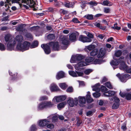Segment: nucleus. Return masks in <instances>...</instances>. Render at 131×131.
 I'll return each mask as SVG.
<instances>
[{
    "mask_svg": "<svg viewBox=\"0 0 131 131\" xmlns=\"http://www.w3.org/2000/svg\"><path fill=\"white\" fill-rule=\"evenodd\" d=\"M114 60H112L110 62V64L113 67L114 69L117 68V66L120 63L119 69L121 70H125L129 73H131V68H128V66L125 64V62L122 60L124 59V57H121L118 60H116L113 57Z\"/></svg>",
    "mask_w": 131,
    "mask_h": 131,
    "instance_id": "f257e3e1",
    "label": "nucleus"
},
{
    "mask_svg": "<svg viewBox=\"0 0 131 131\" xmlns=\"http://www.w3.org/2000/svg\"><path fill=\"white\" fill-rule=\"evenodd\" d=\"M15 40L18 42L16 47L17 49L22 52L29 49L30 43L25 41L23 43H21L23 41V38L22 36L21 35L17 36L16 37Z\"/></svg>",
    "mask_w": 131,
    "mask_h": 131,
    "instance_id": "f03ea898",
    "label": "nucleus"
},
{
    "mask_svg": "<svg viewBox=\"0 0 131 131\" xmlns=\"http://www.w3.org/2000/svg\"><path fill=\"white\" fill-rule=\"evenodd\" d=\"M52 46L53 49L54 50L58 51L59 49V47L58 42H51L48 44H43L41 45L42 48L47 54H49L51 52L50 47Z\"/></svg>",
    "mask_w": 131,
    "mask_h": 131,
    "instance_id": "7ed1b4c3",
    "label": "nucleus"
},
{
    "mask_svg": "<svg viewBox=\"0 0 131 131\" xmlns=\"http://www.w3.org/2000/svg\"><path fill=\"white\" fill-rule=\"evenodd\" d=\"M5 38L6 41L5 44L7 45L8 50H12L13 49L16 43L14 38H12L11 35L9 34L6 35L5 37Z\"/></svg>",
    "mask_w": 131,
    "mask_h": 131,
    "instance_id": "20e7f679",
    "label": "nucleus"
},
{
    "mask_svg": "<svg viewBox=\"0 0 131 131\" xmlns=\"http://www.w3.org/2000/svg\"><path fill=\"white\" fill-rule=\"evenodd\" d=\"M11 1L13 3H24L31 7H34L36 5V3L34 0H8Z\"/></svg>",
    "mask_w": 131,
    "mask_h": 131,
    "instance_id": "39448f33",
    "label": "nucleus"
},
{
    "mask_svg": "<svg viewBox=\"0 0 131 131\" xmlns=\"http://www.w3.org/2000/svg\"><path fill=\"white\" fill-rule=\"evenodd\" d=\"M60 40V42L64 46V47H62V49L64 50L66 49L67 48V45H68L69 43L68 36H61Z\"/></svg>",
    "mask_w": 131,
    "mask_h": 131,
    "instance_id": "423d86ee",
    "label": "nucleus"
},
{
    "mask_svg": "<svg viewBox=\"0 0 131 131\" xmlns=\"http://www.w3.org/2000/svg\"><path fill=\"white\" fill-rule=\"evenodd\" d=\"M67 102L70 106L73 107L74 106L77 105L78 102V99L77 98H75L73 99V98L69 97L67 100Z\"/></svg>",
    "mask_w": 131,
    "mask_h": 131,
    "instance_id": "0eeeda50",
    "label": "nucleus"
},
{
    "mask_svg": "<svg viewBox=\"0 0 131 131\" xmlns=\"http://www.w3.org/2000/svg\"><path fill=\"white\" fill-rule=\"evenodd\" d=\"M121 81L122 82H126L127 80L128 79L129 75L128 74H122L121 75L119 73L116 75Z\"/></svg>",
    "mask_w": 131,
    "mask_h": 131,
    "instance_id": "6e6552de",
    "label": "nucleus"
},
{
    "mask_svg": "<svg viewBox=\"0 0 131 131\" xmlns=\"http://www.w3.org/2000/svg\"><path fill=\"white\" fill-rule=\"evenodd\" d=\"M63 4L65 7L67 8H73L74 7V4L73 3L70 2L68 1H66L63 4L61 2H58L56 5L59 6V4Z\"/></svg>",
    "mask_w": 131,
    "mask_h": 131,
    "instance_id": "1a4fd4ad",
    "label": "nucleus"
},
{
    "mask_svg": "<svg viewBox=\"0 0 131 131\" xmlns=\"http://www.w3.org/2000/svg\"><path fill=\"white\" fill-rule=\"evenodd\" d=\"M50 122L48 118L39 120L38 122V125L40 127H45Z\"/></svg>",
    "mask_w": 131,
    "mask_h": 131,
    "instance_id": "9d476101",
    "label": "nucleus"
},
{
    "mask_svg": "<svg viewBox=\"0 0 131 131\" xmlns=\"http://www.w3.org/2000/svg\"><path fill=\"white\" fill-rule=\"evenodd\" d=\"M69 74L73 77H77L78 76H82L83 75V72L76 71V72L73 71H69Z\"/></svg>",
    "mask_w": 131,
    "mask_h": 131,
    "instance_id": "9b49d317",
    "label": "nucleus"
},
{
    "mask_svg": "<svg viewBox=\"0 0 131 131\" xmlns=\"http://www.w3.org/2000/svg\"><path fill=\"white\" fill-rule=\"evenodd\" d=\"M79 40L83 42H91L92 40L83 35H81L79 37Z\"/></svg>",
    "mask_w": 131,
    "mask_h": 131,
    "instance_id": "f8f14e48",
    "label": "nucleus"
},
{
    "mask_svg": "<svg viewBox=\"0 0 131 131\" xmlns=\"http://www.w3.org/2000/svg\"><path fill=\"white\" fill-rule=\"evenodd\" d=\"M88 65V64L86 62L83 61H81L77 64L74 65L75 69L77 70H81L80 67Z\"/></svg>",
    "mask_w": 131,
    "mask_h": 131,
    "instance_id": "ddd939ff",
    "label": "nucleus"
},
{
    "mask_svg": "<svg viewBox=\"0 0 131 131\" xmlns=\"http://www.w3.org/2000/svg\"><path fill=\"white\" fill-rule=\"evenodd\" d=\"M119 95L123 97H125L128 100L131 99V94L130 93H122L121 92L119 93Z\"/></svg>",
    "mask_w": 131,
    "mask_h": 131,
    "instance_id": "4468645a",
    "label": "nucleus"
},
{
    "mask_svg": "<svg viewBox=\"0 0 131 131\" xmlns=\"http://www.w3.org/2000/svg\"><path fill=\"white\" fill-rule=\"evenodd\" d=\"M77 99L80 103V105L83 106V105L86 103V99L84 96H79Z\"/></svg>",
    "mask_w": 131,
    "mask_h": 131,
    "instance_id": "2eb2a0df",
    "label": "nucleus"
},
{
    "mask_svg": "<svg viewBox=\"0 0 131 131\" xmlns=\"http://www.w3.org/2000/svg\"><path fill=\"white\" fill-rule=\"evenodd\" d=\"M50 89L51 92L57 91L60 90L58 86L54 83H53L51 85Z\"/></svg>",
    "mask_w": 131,
    "mask_h": 131,
    "instance_id": "dca6fc26",
    "label": "nucleus"
},
{
    "mask_svg": "<svg viewBox=\"0 0 131 131\" xmlns=\"http://www.w3.org/2000/svg\"><path fill=\"white\" fill-rule=\"evenodd\" d=\"M64 75L65 74L64 72L62 71H60L57 73L56 76V78L57 79L59 80L64 77Z\"/></svg>",
    "mask_w": 131,
    "mask_h": 131,
    "instance_id": "f3484780",
    "label": "nucleus"
},
{
    "mask_svg": "<svg viewBox=\"0 0 131 131\" xmlns=\"http://www.w3.org/2000/svg\"><path fill=\"white\" fill-rule=\"evenodd\" d=\"M100 84L99 83L96 84L95 85L92 86V90L96 92H99L100 90V89L99 87Z\"/></svg>",
    "mask_w": 131,
    "mask_h": 131,
    "instance_id": "a211bd4d",
    "label": "nucleus"
},
{
    "mask_svg": "<svg viewBox=\"0 0 131 131\" xmlns=\"http://www.w3.org/2000/svg\"><path fill=\"white\" fill-rule=\"evenodd\" d=\"M90 93L89 92H88L87 94L86 95V98L87 102L91 103L93 101V100L92 98L91 97Z\"/></svg>",
    "mask_w": 131,
    "mask_h": 131,
    "instance_id": "6ab92c4d",
    "label": "nucleus"
},
{
    "mask_svg": "<svg viewBox=\"0 0 131 131\" xmlns=\"http://www.w3.org/2000/svg\"><path fill=\"white\" fill-rule=\"evenodd\" d=\"M47 118L49 120L52 119V122H54L57 120L58 117L55 115H51L48 117Z\"/></svg>",
    "mask_w": 131,
    "mask_h": 131,
    "instance_id": "aec40b11",
    "label": "nucleus"
},
{
    "mask_svg": "<svg viewBox=\"0 0 131 131\" xmlns=\"http://www.w3.org/2000/svg\"><path fill=\"white\" fill-rule=\"evenodd\" d=\"M76 34L74 33H72L69 36L70 40L72 42H73L76 40Z\"/></svg>",
    "mask_w": 131,
    "mask_h": 131,
    "instance_id": "412c9836",
    "label": "nucleus"
},
{
    "mask_svg": "<svg viewBox=\"0 0 131 131\" xmlns=\"http://www.w3.org/2000/svg\"><path fill=\"white\" fill-rule=\"evenodd\" d=\"M46 108L45 102H43L40 103L38 106V110H41Z\"/></svg>",
    "mask_w": 131,
    "mask_h": 131,
    "instance_id": "4be33fe9",
    "label": "nucleus"
},
{
    "mask_svg": "<svg viewBox=\"0 0 131 131\" xmlns=\"http://www.w3.org/2000/svg\"><path fill=\"white\" fill-rule=\"evenodd\" d=\"M105 54V51L101 49L100 50L99 52L97 55L98 58H102L104 57Z\"/></svg>",
    "mask_w": 131,
    "mask_h": 131,
    "instance_id": "5701e85b",
    "label": "nucleus"
},
{
    "mask_svg": "<svg viewBox=\"0 0 131 131\" xmlns=\"http://www.w3.org/2000/svg\"><path fill=\"white\" fill-rule=\"evenodd\" d=\"M45 102L46 108L51 107L53 105L51 102L49 101Z\"/></svg>",
    "mask_w": 131,
    "mask_h": 131,
    "instance_id": "b1692460",
    "label": "nucleus"
},
{
    "mask_svg": "<svg viewBox=\"0 0 131 131\" xmlns=\"http://www.w3.org/2000/svg\"><path fill=\"white\" fill-rule=\"evenodd\" d=\"M103 4L104 5L109 6H111L113 4L112 3L108 0H105L103 2Z\"/></svg>",
    "mask_w": 131,
    "mask_h": 131,
    "instance_id": "393cba45",
    "label": "nucleus"
},
{
    "mask_svg": "<svg viewBox=\"0 0 131 131\" xmlns=\"http://www.w3.org/2000/svg\"><path fill=\"white\" fill-rule=\"evenodd\" d=\"M38 45V42L37 41H34L31 45L30 43V46L29 48L30 47L31 48H34L37 47Z\"/></svg>",
    "mask_w": 131,
    "mask_h": 131,
    "instance_id": "a878e982",
    "label": "nucleus"
},
{
    "mask_svg": "<svg viewBox=\"0 0 131 131\" xmlns=\"http://www.w3.org/2000/svg\"><path fill=\"white\" fill-rule=\"evenodd\" d=\"M76 55V58L77 61L82 60L84 58V57L81 54H77Z\"/></svg>",
    "mask_w": 131,
    "mask_h": 131,
    "instance_id": "bb28decb",
    "label": "nucleus"
},
{
    "mask_svg": "<svg viewBox=\"0 0 131 131\" xmlns=\"http://www.w3.org/2000/svg\"><path fill=\"white\" fill-rule=\"evenodd\" d=\"M105 61L102 60H99L98 59H96L94 61H93L92 63L95 64H100L102 63L103 62Z\"/></svg>",
    "mask_w": 131,
    "mask_h": 131,
    "instance_id": "cd10ccee",
    "label": "nucleus"
},
{
    "mask_svg": "<svg viewBox=\"0 0 131 131\" xmlns=\"http://www.w3.org/2000/svg\"><path fill=\"white\" fill-rule=\"evenodd\" d=\"M66 104V103L65 102H63L59 103L57 105L58 109L59 110H60L64 107Z\"/></svg>",
    "mask_w": 131,
    "mask_h": 131,
    "instance_id": "c85d7f7f",
    "label": "nucleus"
},
{
    "mask_svg": "<svg viewBox=\"0 0 131 131\" xmlns=\"http://www.w3.org/2000/svg\"><path fill=\"white\" fill-rule=\"evenodd\" d=\"M77 60L76 58V55L72 56L70 60V62L72 63H76L77 62Z\"/></svg>",
    "mask_w": 131,
    "mask_h": 131,
    "instance_id": "c756f323",
    "label": "nucleus"
},
{
    "mask_svg": "<svg viewBox=\"0 0 131 131\" xmlns=\"http://www.w3.org/2000/svg\"><path fill=\"white\" fill-rule=\"evenodd\" d=\"M59 85L60 87L62 89L64 90L67 87V85L65 83H62L59 84Z\"/></svg>",
    "mask_w": 131,
    "mask_h": 131,
    "instance_id": "7c9ffc66",
    "label": "nucleus"
},
{
    "mask_svg": "<svg viewBox=\"0 0 131 131\" xmlns=\"http://www.w3.org/2000/svg\"><path fill=\"white\" fill-rule=\"evenodd\" d=\"M94 60V58L93 57H90L87 58L85 59V61L86 63H90L92 62V63Z\"/></svg>",
    "mask_w": 131,
    "mask_h": 131,
    "instance_id": "2f4dec72",
    "label": "nucleus"
},
{
    "mask_svg": "<svg viewBox=\"0 0 131 131\" xmlns=\"http://www.w3.org/2000/svg\"><path fill=\"white\" fill-rule=\"evenodd\" d=\"M55 36L54 34H50L47 37V39L49 40H51L54 39Z\"/></svg>",
    "mask_w": 131,
    "mask_h": 131,
    "instance_id": "473e14b6",
    "label": "nucleus"
},
{
    "mask_svg": "<svg viewBox=\"0 0 131 131\" xmlns=\"http://www.w3.org/2000/svg\"><path fill=\"white\" fill-rule=\"evenodd\" d=\"M122 54L121 51L120 50H118L115 52V55L116 57H118L121 55Z\"/></svg>",
    "mask_w": 131,
    "mask_h": 131,
    "instance_id": "72a5a7b5",
    "label": "nucleus"
},
{
    "mask_svg": "<svg viewBox=\"0 0 131 131\" xmlns=\"http://www.w3.org/2000/svg\"><path fill=\"white\" fill-rule=\"evenodd\" d=\"M55 100H56V102H61L59 96H55L53 98L52 101L53 102H55Z\"/></svg>",
    "mask_w": 131,
    "mask_h": 131,
    "instance_id": "f704fd0d",
    "label": "nucleus"
},
{
    "mask_svg": "<svg viewBox=\"0 0 131 131\" xmlns=\"http://www.w3.org/2000/svg\"><path fill=\"white\" fill-rule=\"evenodd\" d=\"M88 4L90 5L92 7L94 6H96L97 5V3L95 1H92L88 3Z\"/></svg>",
    "mask_w": 131,
    "mask_h": 131,
    "instance_id": "c9c22d12",
    "label": "nucleus"
},
{
    "mask_svg": "<svg viewBox=\"0 0 131 131\" xmlns=\"http://www.w3.org/2000/svg\"><path fill=\"white\" fill-rule=\"evenodd\" d=\"M39 28V27L38 26H34L31 27L29 28V30L31 31L37 30Z\"/></svg>",
    "mask_w": 131,
    "mask_h": 131,
    "instance_id": "e433bc0d",
    "label": "nucleus"
},
{
    "mask_svg": "<svg viewBox=\"0 0 131 131\" xmlns=\"http://www.w3.org/2000/svg\"><path fill=\"white\" fill-rule=\"evenodd\" d=\"M105 86L108 88L111 89H112V86L110 84V82H108L105 83L104 84Z\"/></svg>",
    "mask_w": 131,
    "mask_h": 131,
    "instance_id": "4c0bfd02",
    "label": "nucleus"
},
{
    "mask_svg": "<svg viewBox=\"0 0 131 131\" xmlns=\"http://www.w3.org/2000/svg\"><path fill=\"white\" fill-rule=\"evenodd\" d=\"M48 99V97L46 96H41L39 100L40 101L46 100Z\"/></svg>",
    "mask_w": 131,
    "mask_h": 131,
    "instance_id": "58836bf2",
    "label": "nucleus"
},
{
    "mask_svg": "<svg viewBox=\"0 0 131 131\" xmlns=\"http://www.w3.org/2000/svg\"><path fill=\"white\" fill-rule=\"evenodd\" d=\"M86 47L88 50L89 51H91L95 48V46L93 45H91L87 46Z\"/></svg>",
    "mask_w": 131,
    "mask_h": 131,
    "instance_id": "ea45409f",
    "label": "nucleus"
},
{
    "mask_svg": "<svg viewBox=\"0 0 131 131\" xmlns=\"http://www.w3.org/2000/svg\"><path fill=\"white\" fill-rule=\"evenodd\" d=\"M97 50L94 49L90 53V55L91 56H94L97 54Z\"/></svg>",
    "mask_w": 131,
    "mask_h": 131,
    "instance_id": "a19ab883",
    "label": "nucleus"
},
{
    "mask_svg": "<svg viewBox=\"0 0 131 131\" xmlns=\"http://www.w3.org/2000/svg\"><path fill=\"white\" fill-rule=\"evenodd\" d=\"M93 95L94 97L98 98L100 96L101 94L99 92H95L93 94Z\"/></svg>",
    "mask_w": 131,
    "mask_h": 131,
    "instance_id": "79ce46f5",
    "label": "nucleus"
},
{
    "mask_svg": "<svg viewBox=\"0 0 131 131\" xmlns=\"http://www.w3.org/2000/svg\"><path fill=\"white\" fill-rule=\"evenodd\" d=\"M117 24H114V26L112 27L111 28L114 29L119 30L121 29V27L117 26Z\"/></svg>",
    "mask_w": 131,
    "mask_h": 131,
    "instance_id": "37998d69",
    "label": "nucleus"
},
{
    "mask_svg": "<svg viewBox=\"0 0 131 131\" xmlns=\"http://www.w3.org/2000/svg\"><path fill=\"white\" fill-rule=\"evenodd\" d=\"M93 70L91 69H88L84 71V73L86 75L89 74L90 73L92 72Z\"/></svg>",
    "mask_w": 131,
    "mask_h": 131,
    "instance_id": "c03bdc74",
    "label": "nucleus"
},
{
    "mask_svg": "<svg viewBox=\"0 0 131 131\" xmlns=\"http://www.w3.org/2000/svg\"><path fill=\"white\" fill-rule=\"evenodd\" d=\"M37 129L36 126L35 125H32L30 129V131H35Z\"/></svg>",
    "mask_w": 131,
    "mask_h": 131,
    "instance_id": "a18cd8bd",
    "label": "nucleus"
},
{
    "mask_svg": "<svg viewBox=\"0 0 131 131\" xmlns=\"http://www.w3.org/2000/svg\"><path fill=\"white\" fill-rule=\"evenodd\" d=\"M119 105V103H114L112 106V108L113 109L117 108Z\"/></svg>",
    "mask_w": 131,
    "mask_h": 131,
    "instance_id": "49530a36",
    "label": "nucleus"
},
{
    "mask_svg": "<svg viewBox=\"0 0 131 131\" xmlns=\"http://www.w3.org/2000/svg\"><path fill=\"white\" fill-rule=\"evenodd\" d=\"M86 19L89 20H91L93 18V16L92 15H88L85 16Z\"/></svg>",
    "mask_w": 131,
    "mask_h": 131,
    "instance_id": "de8ad7c7",
    "label": "nucleus"
},
{
    "mask_svg": "<svg viewBox=\"0 0 131 131\" xmlns=\"http://www.w3.org/2000/svg\"><path fill=\"white\" fill-rule=\"evenodd\" d=\"M9 1H8V0H7V3H6L5 5V7L6 8L5 9V10L6 11H7L8 9H9V8L10 7L9 5Z\"/></svg>",
    "mask_w": 131,
    "mask_h": 131,
    "instance_id": "09e8293b",
    "label": "nucleus"
},
{
    "mask_svg": "<svg viewBox=\"0 0 131 131\" xmlns=\"http://www.w3.org/2000/svg\"><path fill=\"white\" fill-rule=\"evenodd\" d=\"M5 49V48L4 45L0 43V50L1 51H4Z\"/></svg>",
    "mask_w": 131,
    "mask_h": 131,
    "instance_id": "8fccbe9b",
    "label": "nucleus"
},
{
    "mask_svg": "<svg viewBox=\"0 0 131 131\" xmlns=\"http://www.w3.org/2000/svg\"><path fill=\"white\" fill-rule=\"evenodd\" d=\"M110 11V9L108 7L105 8L104 9V12L106 13H109Z\"/></svg>",
    "mask_w": 131,
    "mask_h": 131,
    "instance_id": "3c124183",
    "label": "nucleus"
},
{
    "mask_svg": "<svg viewBox=\"0 0 131 131\" xmlns=\"http://www.w3.org/2000/svg\"><path fill=\"white\" fill-rule=\"evenodd\" d=\"M59 96L61 102L64 100L66 98V96L65 95Z\"/></svg>",
    "mask_w": 131,
    "mask_h": 131,
    "instance_id": "603ef678",
    "label": "nucleus"
},
{
    "mask_svg": "<svg viewBox=\"0 0 131 131\" xmlns=\"http://www.w3.org/2000/svg\"><path fill=\"white\" fill-rule=\"evenodd\" d=\"M72 21L74 23H80L77 18H74L72 19Z\"/></svg>",
    "mask_w": 131,
    "mask_h": 131,
    "instance_id": "864d4df0",
    "label": "nucleus"
},
{
    "mask_svg": "<svg viewBox=\"0 0 131 131\" xmlns=\"http://www.w3.org/2000/svg\"><path fill=\"white\" fill-rule=\"evenodd\" d=\"M47 127L48 128L52 129L54 128V125L52 124H49L47 125Z\"/></svg>",
    "mask_w": 131,
    "mask_h": 131,
    "instance_id": "5fc2aeb1",
    "label": "nucleus"
},
{
    "mask_svg": "<svg viewBox=\"0 0 131 131\" xmlns=\"http://www.w3.org/2000/svg\"><path fill=\"white\" fill-rule=\"evenodd\" d=\"M66 91L70 93L72 92L73 91V88L71 87H69L67 90Z\"/></svg>",
    "mask_w": 131,
    "mask_h": 131,
    "instance_id": "6e6d98bb",
    "label": "nucleus"
},
{
    "mask_svg": "<svg viewBox=\"0 0 131 131\" xmlns=\"http://www.w3.org/2000/svg\"><path fill=\"white\" fill-rule=\"evenodd\" d=\"M109 92H110L109 94V97L112 96H113L115 93V92L112 91H109Z\"/></svg>",
    "mask_w": 131,
    "mask_h": 131,
    "instance_id": "4d7b16f0",
    "label": "nucleus"
},
{
    "mask_svg": "<svg viewBox=\"0 0 131 131\" xmlns=\"http://www.w3.org/2000/svg\"><path fill=\"white\" fill-rule=\"evenodd\" d=\"M101 90L102 92H105L107 91V88L104 86H102L101 87Z\"/></svg>",
    "mask_w": 131,
    "mask_h": 131,
    "instance_id": "13d9d810",
    "label": "nucleus"
},
{
    "mask_svg": "<svg viewBox=\"0 0 131 131\" xmlns=\"http://www.w3.org/2000/svg\"><path fill=\"white\" fill-rule=\"evenodd\" d=\"M114 101V103H119V100L118 98L115 96Z\"/></svg>",
    "mask_w": 131,
    "mask_h": 131,
    "instance_id": "bf43d9fd",
    "label": "nucleus"
},
{
    "mask_svg": "<svg viewBox=\"0 0 131 131\" xmlns=\"http://www.w3.org/2000/svg\"><path fill=\"white\" fill-rule=\"evenodd\" d=\"M23 26L21 25L18 26L16 28L17 30L18 31H21L23 29Z\"/></svg>",
    "mask_w": 131,
    "mask_h": 131,
    "instance_id": "052dcab7",
    "label": "nucleus"
},
{
    "mask_svg": "<svg viewBox=\"0 0 131 131\" xmlns=\"http://www.w3.org/2000/svg\"><path fill=\"white\" fill-rule=\"evenodd\" d=\"M93 114V112L91 111H89L86 113V115L87 116H91Z\"/></svg>",
    "mask_w": 131,
    "mask_h": 131,
    "instance_id": "680f3d73",
    "label": "nucleus"
},
{
    "mask_svg": "<svg viewBox=\"0 0 131 131\" xmlns=\"http://www.w3.org/2000/svg\"><path fill=\"white\" fill-rule=\"evenodd\" d=\"M107 80V79L105 77H104L102 79L101 81V83H103Z\"/></svg>",
    "mask_w": 131,
    "mask_h": 131,
    "instance_id": "e2e57ef3",
    "label": "nucleus"
},
{
    "mask_svg": "<svg viewBox=\"0 0 131 131\" xmlns=\"http://www.w3.org/2000/svg\"><path fill=\"white\" fill-rule=\"evenodd\" d=\"M110 93V92H109V91H108L107 92H104L103 93V95L105 96L109 97V94Z\"/></svg>",
    "mask_w": 131,
    "mask_h": 131,
    "instance_id": "0e129e2a",
    "label": "nucleus"
},
{
    "mask_svg": "<svg viewBox=\"0 0 131 131\" xmlns=\"http://www.w3.org/2000/svg\"><path fill=\"white\" fill-rule=\"evenodd\" d=\"M82 121L79 119H78L77 122V125L78 126H80V124L82 123Z\"/></svg>",
    "mask_w": 131,
    "mask_h": 131,
    "instance_id": "69168bd1",
    "label": "nucleus"
},
{
    "mask_svg": "<svg viewBox=\"0 0 131 131\" xmlns=\"http://www.w3.org/2000/svg\"><path fill=\"white\" fill-rule=\"evenodd\" d=\"M87 36L89 37V38H90L91 39V38H93V35L90 33H88L87 35Z\"/></svg>",
    "mask_w": 131,
    "mask_h": 131,
    "instance_id": "338daca9",
    "label": "nucleus"
},
{
    "mask_svg": "<svg viewBox=\"0 0 131 131\" xmlns=\"http://www.w3.org/2000/svg\"><path fill=\"white\" fill-rule=\"evenodd\" d=\"M26 37L28 38H32V35L31 34L29 33L27 34L26 35Z\"/></svg>",
    "mask_w": 131,
    "mask_h": 131,
    "instance_id": "774afa93",
    "label": "nucleus"
}]
</instances>
